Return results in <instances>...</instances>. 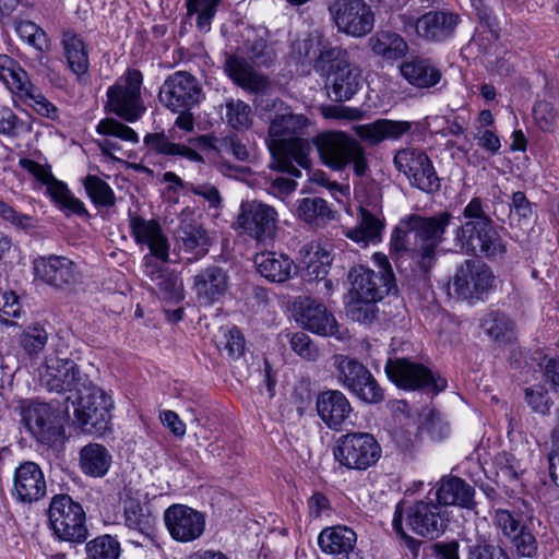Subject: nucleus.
I'll list each match as a JSON object with an SVG mask.
<instances>
[{
	"mask_svg": "<svg viewBox=\"0 0 559 559\" xmlns=\"http://www.w3.org/2000/svg\"><path fill=\"white\" fill-rule=\"evenodd\" d=\"M258 272L271 283H284L296 273L297 266L293 259L285 253L264 251L254 258Z\"/></svg>",
	"mask_w": 559,
	"mask_h": 559,
	"instance_id": "35",
	"label": "nucleus"
},
{
	"mask_svg": "<svg viewBox=\"0 0 559 559\" xmlns=\"http://www.w3.org/2000/svg\"><path fill=\"white\" fill-rule=\"evenodd\" d=\"M39 384H86L76 362L70 358H46L39 372Z\"/></svg>",
	"mask_w": 559,
	"mask_h": 559,
	"instance_id": "32",
	"label": "nucleus"
},
{
	"mask_svg": "<svg viewBox=\"0 0 559 559\" xmlns=\"http://www.w3.org/2000/svg\"><path fill=\"white\" fill-rule=\"evenodd\" d=\"M276 223L277 212L273 206L255 200L241 203L237 224L246 235L257 241L273 240Z\"/></svg>",
	"mask_w": 559,
	"mask_h": 559,
	"instance_id": "14",
	"label": "nucleus"
},
{
	"mask_svg": "<svg viewBox=\"0 0 559 559\" xmlns=\"http://www.w3.org/2000/svg\"><path fill=\"white\" fill-rule=\"evenodd\" d=\"M222 0H185L187 16H195V27L201 33H209L217 14Z\"/></svg>",
	"mask_w": 559,
	"mask_h": 559,
	"instance_id": "46",
	"label": "nucleus"
},
{
	"mask_svg": "<svg viewBox=\"0 0 559 559\" xmlns=\"http://www.w3.org/2000/svg\"><path fill=\"white\" fill-rule=\"evenodd\" d=\"M493 280V273L485 262L466 260L456 269L453 287L459 298L479 299L492 287Z\"/></svg>",
	"mask_w": 559,
	"mask_h": 559,
	"instance_id": "16",
	"label": "nucleus"
},
{
	"mask_svg": "<svg viewBox=\"0 0 559 559\" xmlns=\"http://www.w3.org/2000/svg\"><path fill=\"white\" fill-rule=\"evenodd\" d=\"M171 130L166 134L165 131L146 133L143 139L146 148L145 157L163 156L167 158H183L191 163L203 164L204 157L200 152H218V139L214 133L201 134L189 138L188 144L176 143L173 141Z\"/></svg>",
	"mask_w": 559,
	"mask_h": 559,
	"instance_id": "5",
	"label": "nucleus"
},
{
	"mask_svg": "<svg viewBox=\"0 0 559 559\" xmlns=\"http://www.w3.org/2000/svg\"><path fill=\"white\" fill-rule=\"evenodd\" d=\"M454 243L462 253L489 261L502 259L507 253V243L493 221L462 223L454 230Z\"/></svg>",
	"mask_w": 559,
	"mask_h": 559,
	"instance_id": "4",
	"label": "nucleus"
},
{
	"mask_svg": "<svg viewBox=\"0 0 559 559\" xmlns=\"http://www.w3.org/2000/svg\"><path fill=\"white\" fill-rule=\"evenodd\" d=\"M320 159L334 171L352 166L354 175L362 178L369 171V163L364 146L344 131H325L313 138Z\"/></svg>",
	"mask_w": 559,
	"mask_h": 559,
	"instance_id": "3",
	"label": "nucleus"
},
{
	"mask_svg": "<svg viewBox=\"0 0 559 559\" xmlns=\"http://www.w3.org/2000/svg\"><path fill=\"white\" fill-rule=\"evenodd\" d=\"M330 12L338 29L354 37L364 36L373 28V13L364 0H335Z\"/></svg>",
	"mask_w": 559,
	"mask_h": 559,
	"instance_id": "17",
	"label": "nucleus"
},
{
	"mask_svg": "<svg viewBox=\"0 0 559 559\" xmlns=\"http://www.w3.org/2000/svg\"><path fill=\"white\" fill-rule=\"evenodd\" d=\"M295 322L304 330L319 336H337L340 325L328 307L309 296H298L292 305Z\"/></svg>",
	"mask_w": 559,
	"mask_h": 559,
	"instance_id": "11",
	"label": "nucleus"
},
{
	"mask_svg": "<svg viewBox=\"0 0 559 559\" xmlns=\"http://www.w3.org/2000/svg\"><path fill=\"white\" fill-rule=\"evenodd\" d=\"M406 521L415 534L432 539L444 532L448 519L438 503L432 500H419L407 509Z\"/></svg>",
	"mask_w": 559,
	"mask_h": 559,
	"instance_id": "21",
	"label": "nucleus"
},
{
	"mask_svg": "<svg viewBox=\"0 0 559 559\" xmlns=\"http://www.w3.org/2000/svg\"><path fill=\"white\" fill-rule=\"evenodd\" d=\"M370 46L374 55L392 61L405 57L408 50L405 39L400 34L391 31L377 32L370 38Z\"/></svg>",
	"mask_w": 559,
	"mask_h": 559,
	"instance_id": "42",
	"label": "nucleus"
},
{
	"mask_svg": "<svg viewBox=\"0 0 559 559\" xmlns=\"http://www.w3.org/2000/svg\"><path fill=\"white\" fill-rule=\"evenodd\" d=\"M350 281V294L353 297L370 298L382 300L388 295H396V284H389L383 275L373 270L358 265L353 267L348 274Z\"/></svg>",
	"mask_w": 559,
	"mask_h": 559,
	"instance_id": "26",
	"label": "nucleus"
},
{
	"mask_svg": "<svg viewBox=\"0 0 559 559\" xmlns=\"http://www.w3.org/2000/svg\"><path fill=\"white\" fill-rule=\"evenodd\" d=\"M48 519L55 535L61 540L83 543L87 538L85 512L70 496L59 495L52 498Z\"/></svg>",
	"mask_w": 559,
	"mask_h": 559,
	"instance_id": "8",
	"label": "nucleus"
},
{
	"mask_svg": "<svg viewBox=\"0 0 559 559\" xmlns=\"http://www.w3.org/2000/svg\"><path fill=\"white\" fill-rule=\"evenodd\" d=\"M317 409L321 419L333 430H338L348 419L352 407L340 391H326L319 395Z\"/></svg>",
	"mask_w": 559,
	"mask_h": 559,
	"instance_id": "34",
	"label": "nucleus"
},
{
	"mask_svg": "<svg viewBox=\"0 0 559 559\" xmlns=\"http://www.w3.org/2000/svg\"><path fill=\"white\" fill-rule=\"evenodd\" d=\"M380 300L370 298L353 297V301L347 307V314L353 321L371 324L378 319V306Z\"/></svg>",
	"mask_w": 559,
	"mask_h": 559,
	"instance_id": "53",
	"label": "nucleus"
},
{
	"mask_svg": "<svg viewBox=\"0 0 559 559\" xmlns=\"http://www.w3.org/2000/svg\"><path fill=\"white\" fill-rule=\"evenodd\" d=\"M203 97L199 81L186 71H176L167 76L159 88V102L168 109H193Z\"/></svg>",
	"mask_w": 559,
	"mask_h": 559,
	"instance_id": "12",
	"label": "nucleus"
},
{
	"mask_svg": "<svg viewBox=\"0 0 559 559\" xmlns=\"http://www.w3.org/2000/svg\"><path fill=\"white\" fill-rule=\"evenodd\" d=\"M400 71L403 79L417 88L433 87L442 78L441 70L424 56H409L401 63Z\"/></svg>",
	"mask_w": 559,
	"mask_h": 559,
	"instance_id": "30",
	"label": "nucleus"
},
{
	"mask_svg": "<svg viewBox=\"0 0 559 559\" xmlns=\"http://www.w3.org/2000/svg\"><path fill=\"white\" fill-rule=\"evenodd\" d=\"M129 234L139 246H146L151 257L163 262L169 258V242L159 222L155 218L146 219L131 209L128 211Z\"/></svg>",
	"mask_w": 559,
	"mask_h": 559,
	"instance_id": "18",
	"label": "nucleus"
},
{
	"mask_svg": "<svg viewBox=\"0 0 559 559\" xmlns=\"http://www.w3.org/2000/svg\"><path fill=\"white\" fill-rule=\"evenodd\" d=\"M48 342V332L41 323L26 325L17 337V343L24 354L29 358H36L44 350Z\"/></svg>",
	"mask_w": 559,
	"mask_h": 559,
	"instance_id": "48",
	"label": "nucleus"
},
{
	"mask_svg": "<svg viewBox=\"0 0 559 559\" xmlns=\"http://www.w3.org/2000/svg\"><path fill=\"white\" fill-rule=\"evenodd\" d=\"M438 248L439 247L433 243H426L420 241L418 247H413L407 252L416 269L425 277V282L429 280V274L437 263Z\"/></svg>",
	"mask_w": 559,
	"mask_h": 559,
	"instance_id": "52",
	"label": "nucleus"
},
{
	"mask_svg": "<svg viewBox=\"0 0 559 559\" xmlns=\"http://www.w3.org/2000/svg\"><path fill=\"white\" fill-rule=\"evenodd\" d=\"M474 488L464 479L455 476L443 477L438 483L436 498L439 506H459L473 509Z\"/></svg>",
	"mask_w": 559,
	"mask_h": 559,
	"instance_id": "36",
	"label": "nucleus"
},
{
	"mask_svg": "<svg viewBox=\"0 0 559 559\" xmlns=\"http://www.w3.org/2000/svg\"><path fill=\"white\" fill-rule=\"evenodd\" d=\"M556 396L555 386H527L525 399L528 405L537 413L547 414Z\"/></svg>",
	"mask_w": 559,
	"mask_h": 559,
	"instance_id": "58",
	"label": "nucleus"
},
{
	"mask_svg": "<svg viewBox=\"0 0 559 559\" xmlns=\"http://www.w3.org/2000/svg\"><path fill=\"white\" fill-rule=\"evenodd\" d=\"M557 109L546 99H537L532 108V117L537 128L543 132H551L556 126Z\"/></svg>",
	"mask_w": 559,
	"mask_h": 559,
	"instance_id": "57",
	"label": "nucleus"
},
{
	"mask_svg": "<svg viewBox=\"0 0 559 559\" xmlns=\"http://www.w3.org/2000/svg\"><path fill=\"white\" fill-rule=\"evenodd\" d=\"M52 402L62 406L70 417V407L78 426L87 433L103 435L109 427L111 396L99 386H60Z\"/></svg>",
	"mask_w": 559,
	"mask_h": 559,
	"instance_id": "1",
	"label": "nucleus"
},
{
	"mask_svg": "<svg viewBox=\"0 0 559 559\" xmlns=\"http://www.w3.org/2000/svg\"><path fill=\"white\" fill-rule=\"evenodd\" d=\"M413 123L406 120L377 119L358 128V135L371 145H378L386 140H400L409 133Z\"/></svg>",
	"mask_w": 559,
	"mask_h": 559,
	"instance_id": "33",
	"label": "nucleus"
},
{
	"mask_svg": "<svg viewBox=\"0 0 559 559\" xmlns=\"http://www.w3.org/2000/svg\"><path fill=\"white\" fill-rule=\"evenodd\" d=\"M454 216L449 211H440L433 215L409 214L401 219V224L408 226L415 237L421 242L442 245L447 240V231Z\"/></svg>",
	"mask_w": 559,
	"mask_h": 559,
	"instance_id": "23",
	"label": "nucleus"
},
{
	"mask_svg": "<svg viewBox=\"0 0 559 559\" xmlns=\"http://www.w3.org/2000/svg\"><path fill=\"white\" fill-rule=\"evenodd\" d=\"M46 479L39 465L21 463L14 472L12 496L22 503H33L46 495Z\"/></svg>",
	"mask_w": 559,
	"mask_h": 559,
	"instance_id": "24",
	"label": "nucleus"
},
{
	"mask_svg": "<svg viewBox=\"0 0 559 559\" xmlns=\"http://www.w3.org/2000/svg\"><path fill=\"white\" fill-rule=\"evenodd\" d=\"M423 430L433 440H443L450 433L449 424L443 419L440 413L430 411L423 424Z\"/></svg>",
	"mask_w": 559,
	"mask_h": 559,
	"instance_id": "63",
	"label": "nucleus"
},
{
	"mask_svg": "<svg viewBox=\"0 0 559 559\" xmlns=\"http://www.w3.org/2000/svg\"><path fill=\"white\" fill-rule=\"evenodd\" d=\"M310 144L301 138H292L281 141L271 148L272 168L295 178H300V168L310 169Z\"/></svg>",
	"mask_w": 559,
	"mask_h": 559,
	"instance_id": "20",
	"label": "nucleus"
},
{
	"mask_svg": "<svg viewBox=\"0 0 559 559\" xmlns=\"http://www.w3.org/2000/svg\"><path fill=\"white\" fill-rule=\"evenodd\" d=\"M385 373L393 384H438L439 380L429 367L408 358H389Z\"/></svg>",
	"mask_w": 559,
	"mask_h": 559,
	"instance_id": "28",
	"label": "nucleus"
},
{
	"mask_svg": "<svg viewBox=\"0 0 559 559\" xmlns=\"http://www.w3.org/2000/svg\"><path fill=\"white\" fill-rule=\"evenodd\" d=\"M83 187L87 198L95 207H112L116 204V194L107 181L97 175H87L83 179Z\"/></svg>",
	"mask_w": 559,
	"mask_h": 559,
	"instance_id": "47",
	"label": "nucleus"
},
{
	"mask_svg": "<svg viewBox=\"0 0 559 559\" xmlns=\"http://www.w3.org/2000/svg\"><path fill=\"white\" fill-rule=\"evenodd\" d=\"M48 197L53 205L63 213L66 217L78 216L84 221H90L92 218V215L83 201L74 195V193L69 189L67 182H56Z\"/></svg>",
	"mask_w": 559,
	"mask_h": 559,
	"instance_id": "40",
	"label": "nucleus"
},
{
	"mask_svg": "<svg viewBox=\"0 0 559 559\" xmlns=\"http://www.w3.org/2000/svg\"><path fill=\"white\" fill-rule=\"evenodd\" d=\"M124 525L144 537L151 538L155 533L156 516L146 503L129 498L124 501Z\"/></svg>",
	"mask_w": 559,
	"mask_h": 559,
	"instance_id": "39",
	"label": "nucleus"
},
{
	"mask_svg": "<svg viewBox=\"0 0 559 559\" xmlns=\"http://www.w3.org/2000/svg\"><path fill=\"white\" fill-rule=\"evenodd\" d=\"M480 326L498 344H509L514 337V322L500 310L488 312L481 319Z\"/></svg>",
	"mask_w": 559,
	"mask_h": 559,
	"instance_id": "44",
	"label": "nucleus"
},
{
	"mask_svg": "<svg viewBox=\"0 0 559 559\" xmlns=\"http://www.w3.org/2000/svg\"><path fill=\"white\" fill-rule=\"evenodd\" d=\"M36 280L57 289H68L78 281L75 263L64 255H39L33 260Z\"/></svg>",
	"mask_w": 559,
	"mask_h": 559,
	"instance_id": "19",
	"label": "nucleus"
},
{
	"mask_svg": "<svg viewBox=\"0 0 559 559\" xmlns=\"http://www.w3.org/2000/svg\"><path fill=\"white\" fill-rule=\"evenodd\" d=\"M163 518L170 537L178 543H192L205 531L204 514L186 504L169 506Z\"/></svg>",
	"mask_w": 559,
	"mask_h": 559,
	"instance_id": "15",
	"label": "nucleus"
},
{
	"mask_svg": "<svg viewBox=\"0 0 559 559\" xmlns=\"http://www.w3.org/2000/svg\"><path fill=\"white\" fill-rule=\"evenodd\" d=\"M253 61L264 68L274 66L277 59V53L274 44L267 43L265 39H258L251 47Z\"/></svg>",
	"mask_w": 559,
	"mask_h": 559,
	"instance_id": "61",
	"label": "nucleus"
},
{
	"mask_svg": "<svg viewBox=\"0 0 559 559\" xmlns=\"http://www.w3.org/2000/svg\"><path fill=\"white\" fill-rule=\"evenodd\" d=\"M290 348L301 358L314 360L318 356V348L305 332H296L289 340Z\"/></svg>",
	"mask_w": 559,
	"mask_h": 559,
	"instance_id": "64",
	"label": "nucleus"
},
{
	"mask_svg": "<svg viewBox=\"0 0 559 559\" xmlns=\"http://www.w3.org/2000/svg\"><path fill=\"white\" fill-rule=\"evenodd\" d=\"M0 80L17 96L32 85L27 72L20 62L7 53H0Z\"/></svg>",
	"mask_w": 559,
	"mask_h": 559,
	"instance_id": "43",
	"label": "nucleus"
},
{
	"mask_svg": "<svg viewBox=\"0 0 559 559\" xmlns=\"http://www.w3.org/2000/svg\"><path fill=\"white\" fill-rule=\"evenodd\" d=\"M143 78L141 70L128 68L123 75L107 88L105 110L126 122L134 123L140 120L146 110L141 95Z\"/></svg>",
	"mask_w": 559,
	"mask_h": 559,
	"instance_id": "6",
	"label": "nucleus"
},
{
	"mask_svg": "<svg viewBox=\"0 0 559 559\" xmlns=\"http://www.w3.org/2000/svg\"><path fill=\"white\" fill-rule=\"evenodd\" d=\"M37 400H23L20 404L22 423L40 444L52 447L64 438L63 417L59 406Z\"/></svg>",
	"mask_w": 559,
	"mask_h": 559,
	"instance_id": "7",
	"label": "nucleus"
},
{
	"mask_svg": "<svg viewBox=\"0 0 559 559\" xmlns=\"http://www.w3.org/2000/svg\"><path fill=\"white\" fill-rule=\"evenodd\" d=\"M144 274L157 287L159 298L170 305H178L185 299L182 281L175 270L169 269L166 262L153 261L145 255Z\"/></svg>",
	"mask_w": 559,
	"mask_h": 559,
	"instance_id": "25",
	"label": "nucleus"
},
{
	"mask_svg": "<svg viewBox=\"0 0 559 559\" xmlns=\"http://www.w3.org/2000/svg\"><path fill=\"white\" fill-rule=\"evenodd\" d=\"M333 455L348 469L365 471L379 461L381 448L372 435L353 432L338 438Z\"/></svg>",
	"mask_w": 559,
	"mask_h": 559,
	"instance_id": "9",
	"label": "nucleus"
},
{
	"mask_svg": "<svg viewBox=\"0 0 559 559\" xmlns=\"http://www.w3.org/2000/svg\"><path fill=\"white\" fill-rule=\"evenodd\" d=\"M96 132L107 138H116L121 141L138 143V133L129 126L114 118H103L96 126Z\"/></svg>",
	"mask_w": 559,
	"mask_h": 559,
	"instance_id": "54",
	"label": "nucleus"
},
{
	"mask_svg": "<svg viewBox=\"0 0 559 559\" xmlns=\"http://www.w3.org/2000/svg\"><path fill=\"white\" fill-rule=\"evenodd\" d=\"M334 365L343 384H378L370 370L356 358L335 355Z\"/></svg>",
	"mask_w": 559,
	"mask_h": 559,
	"instance_id": "41",
	"label": "nucleus"
},
{
	"mask_svg": "<svg viewBox=\"0 0 559 559\" xmlns=\"http://www.w3.org/2000/svg\"><path fill=\"white\" fill-rule=\"evenodd\" d=\"M176 238L181 248L195 257H204L211 247V238L199 217L194 213H183L180 217Z\"/></svg>",
	"mask_w": 559,
	"mask_h": 559,
	"instance_id": "29",
	"label": "nucleus"
},
{
	"mask_svg": "<svg viewBox=\"0 0 559 559\" xmlns=\"http://www.w3.org/2000/svg\"><path fill=\"white\" fill-rule=\"evenodd\" d=\"M225 70L235 84L251 93L264 92L270 86L267 76L254 71L242 58L229 57L226 60Z\"/></svg>",
	"mask_w": 559,
	"mask_h": 559,
	"instance_id": "37",
	"label": "nucleus"
},
{
	"mask_svg": "<svg viewBox=\"0 0 559 559\" xmlns=\"http://www.w3.org/2000/svg\"><path fill=\"white\" fill-rule=\"evenodd\" d=\"M87 559H118L120 545L111 536L97 537L86 545Z\"/></svg>",
	"mask_w": 559,
	"mask_h": 559,
	"instance_id": "56",
	"label": "nucleus"
},
{
	"mask_svg": "<svg viewBox=\"0 0 559 559\" xmlns=\"http://www.w3.org/2000/svg\"><path fill=\"white\" fill-rule=\"evenodd\" d=\"M467 559H510L504 549L489 544L485 538H478L475 544L468 546Z\"/></svg>",
	"mask_w": 559,
	"mask_h": 559,
	"instance_id": "60",
	"label": "nucleus"
},
{
	"mask_svg": "<svg viewBox=\"0 0 559 559\" xmlns=\"http://www.w3.org/2000/svg\"><path fill=\"white\" fill-rule=\"evenodd\" d=\"M229 287V275L222 266L212 264L197 272L192 277V290L201 307L221 302Z\"/></svg>",
	"mask_w": 559,
	"mask_h": 559,
	"instance_id": "22",
	"label": "nucleus"
},
{
	"mask_svg": "<svg viewBox=\"0 0 559 559\" xmlns=\"http://www.w3.org/2000/svg\"><path fill=\"white\" fill-rule=\"evenodd\" d=\"M217 348L221 353H225L229 360L236 361L245 357L248 347L241 329L234 324L222 330V341H219Z\"/></svg>",
	"mask_w": 559,
	"mask_h": 559,
	"instance_id": "49",
	"label": "nucleus"
},
{
	"mask_svg": "<svg viewBox=\"0 0 559 559\" xmlns=\"http://www.w3.org/2000/svg\"><path fill=\"white\" fill-rule=\"evenodd\" d=\"M226 122L236 131H245L252 126V109L242 99L228 98L225 102Z\"/></svg>",
	"mask_w": 559,
	"mask_h": 559,
	"instance_id": "50",
	"label": "nucleus"
},
{
	"mask_svg": "<svg viewBox=\"0 0 559 559\" xmlns=\"http://www.w3.org/2000/svg\"><path fill=\"white\" fill-rule=\"evenodd\" d=\"M112 463L108 449L96 442L84 445L79 452V466L81 472L90 477H104Z\"/></svg>",
	"mask_w": 559,
	"mask_h": 559,
	"instance_id": "38",
	"label": "nucleus"
},
{
	"mask_svg": "<svg viewBox=\"0 0 559 559\" xmlns=\"http://www.w3.org/2000/svg\"><path fill=\"white\" fill-rule=\"evenodd\" d=\"M330 253L323 249L316 252H307L302 259L306 280L308 282H320L326 278L330 270Z\"/></svg>",
	"mask_w": 559,
	"mask_h": 559,
	"instance_id": "51",
	"label": "nucleus"
},
{
	"mask_svg": "<svg viewBox=\"0 0 559 559\" xmlns=\"http://www.w3.org/2000/svg\"><path fill=\"white\" fill-rule=\"evenodd\" d=\"M532 358L550 380V384H559V356L548 357L543 349L536 348L532 354Z\"/></svg>",
	"mask_w": 559,
	"mask_h": 559,
	"instance_id": "62",
	"label": "nucleus"
},
{
	"mask_svg": "<svg viewBox=\"0 0 559 559\" xmlns=\"http://www.w3.org/2000/svg\"><path fill=\"white\" fill-rule=\"evenodd\" d=\"M19 165L31 174L38 182L46 186L47 195L51 192V188L56 182L62 181L53 176L49 164H40L34 159L24 157L19 160Z\"/></svg>",
	"mask_w": 559,
	"mask_h": 559,
	"instance_id": "59",
	"label": "nucleus"
},
{
	"mask_svg": "<svg viewBox=\"0 0 559 559\" xmlns=\"http://www.w3.org/2000/svg\"><path fill=\"white\" fill-rule=\"evenodd\" d=\"M462 22L459 13L436 9L425 12L417 19H409L416 35L426 43L443 44L454 38L456 28Z\"/></svg>",
	"mask_w": 559,
	"mask_h": 559,
	"instance_id": "13",
	"label": "nucleus"
},
{
	"mask_svg": "<svg viewBox=\"0 0 559 559\" xmlns=\"http://www.w3.org/2000/svg\"><path fill=\"white\" fill-rule=\"evenodd\" d=\"M298 217L310 226H323L333 219V211L326 200L314 197L298 201Z\"/></svg>",
	"mask_w": 559,
	"mask_h": 559,
	"instance_id": "45",
	"label": "nucleus"
},
{
	"mask_svg": "<svg viewBox=\"0 0 559 559\" xmlns=\"http://www.w3.org/2000/svg\"><path fill=\"white\" fill-rule=\"evenodd\" d=\"M19 97L23 99L41 117L48 118L53 121L58 120V108L41 94L39 88L34 86L33 84L29 87H27L25 94H21V96Z\"/></svg>",
	"mask_w": 559,
	"mask_h": 559,
	"instance_id": "55",
	"label": "nucleus"
},
{
	"mask_svg": "<svg viewBox=\"0 0 559 559\" xmlns=\"http://www.w3.org/2000/svg\"><path fill=\"white\" fill-rule=\"evenodd\" d=\"M331 81V93L335 102H347L362 87V73L358 66L350 62L349 53L330 41H319V55L313 64Z\"/></svg>",
	"mask_w": 559,
	"mask_h": 559,
	"instance_id": "2",
	"label": "nucleus"
},
{
	"mask_svg": "<svg viewBox=\"0 0 559 559\" xmlns=\"http://www.w3.org/2000/svg\"><path fill=\"white\" fill-rule=\"evenodd\" d=\"M321 550L332 559H364L361 550L357 548V535L347 526H332L324 528L318 537Z\"/></svg>",
	"mask_w": 559,
	"mask_h": 559,
	"instance_id": "27",
	"label": "nucleus"
},
{
	"mask_svg": "<svg viewBox=\"0 0 559 559\" xmlns=\"http://www.w3.org/2000/svg\"><path fill=\"white\" fill-rule=\"evenodd\" d=\"M393 162L396 169L407 177L413 188L431 195L440 191L441 179L425 151L402 148L394 155Z\"/></svg>",
	"mask_w": 559,
	"mask_h": 559,
	"instance_id": "10",
	"label": "nucleus"
},
{
	"mask_svg": "<svg viewBox=\"0 0 559 559\" xmlns=\"http://www.w3.org/2000/svg\"><path fill=\"white\" fill-rule=\"evenodd\" d=\"M61 47L67 67L78 80L87 74L90 70V51L86 41L74 29H63Z\"/></svg>",
	"mask_w": 559,
	"mask_h": 559,
	"instance_id": "31",
	"label": "nucleus"
}]
</instances>
